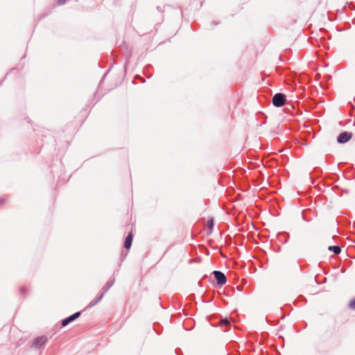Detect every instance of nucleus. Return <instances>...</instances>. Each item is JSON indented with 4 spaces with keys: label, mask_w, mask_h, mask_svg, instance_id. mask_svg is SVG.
Masks as SVG:
<instances>
[{
    "label": "nucleus",
    "mask_w": 355,
    "mask_h": 355,
    "mask_svg": "<svg viewBox=\"0 0 355 355\" xmlns=\"http://www.w3.org/2000/svg\"><path fill=\"white\" fill-rule=\"evenodd\" d=\"M80 315V312L75 313L74 314L71 315L69 318L63 320L62 321V325L63 327L67 325L69 322L75 320L76 318H78Z\"/></svg>",
    "instance_id": "4"
},
{
    "label": "nucleus",
    "mask_w": 355,
    "mask_h": 355,
    "mask_svg": "<svg viewBox=\"0 0 355 355\" xmlns=\"http://www.w3.org/2000/svg\"><path fill=\"white\" fill-rule=\"evenodd\" d=\"M214 274L217 279L218 284H222V272L220 271H214Z\"/></svg>",
    "instance_id": "7"
},
{
    "label": "nucleus",
    "mask_w": 355,
    "mask_h": 355,
    "mask_svg": "<svg viewBox=\"0 0 355 355\" xmlns=\"http://www.w3.org/2000/svg\"><path fill=\"white\" fill-rule=\"evenodd\" d=\"M103 297V295H100L96 300L94 301H92L91 303H90V306H93L94 305H96Z\"/></svg>",
    "instance_id": "9"
},
{
    "label": "nucleus",
    "mask_w": 355,
    "mask_h": 355,
    "mask_svg": "<svg viewBox=\"0 0 355 355\" xmlns=\"http://www.w3.org/2000/svg\"><path fill=\"white\" fill-rule=\"evenodd\" d=\"M286 102V96L282 93H277L272 97V104L274 106L279 107L284 105Z\"/></svg>",
    "instance_id": "1"
},
{
    "label": "nucleus",
    "mask_w": 355,
    "mask_h": 355,
    "mask_svg": "<svg viewBox=\"0 0 355 355\" xmlns=\"http://www.w3.org/2000/svg\"><path fill=\"white\" fill-rule=\"evenodd\" d=\"M66 1H67V0H58V3L59 5H63V4H64V3H65Z\"/></svg>",
    "instance_id": "12"
},
{
    "label": "nucleus",
    "mask_w": 355,
    "mask_h": 355,
    "mask_svg": "<svg viewBox=\"0 0 355 355\" xmlns=\"http://www.w3.org/2000/svg\"><path fill=\"white\" fill-rule=\"evenodd\" d=\"M223 328L226 327L230 324V322L227 318H223Z\"/></svg>",
    "instance_id": "10"
},
{
    "label": "nucleus",
    "mask_w": 355,
    "mask_h": 355,
    "mask_svg": "<svg viewBox=\"0 0 355 355\" xmlns=\"http://www.w3.org/2000/svg\"><path fill=\"white\" fill-rule=\"evenodd\" d=\"M227 282V278L225 277V275L223 274V284H225Z\"/></svg>",
    "instance_id": "13"
},
{
    "label": "nucleus",
    "mask_w": 355,
    "mask_h": 355,
    "mask_svg": "<svg viewBox=\"0 0 355 355\" xmlns=\"http://www.w3.org/2000/svg\"><path fill=\"white\" fill-rule=\"evenodd\" d=\"M349 306L352 309L355 310V298L350 301L349 304Z\"/></svg>",
    "instance_id": "11"
},
{
    "label": "nucleus",
    "mask_w": 355,
    "mask_h": 355,
    "mask_svg": "<svg viewBox=\"0 0 355 355\" xmlns=\"http://www.w3.org/2000/svg\"><path fill=\"white\" fill-rule=\"evenodd\" d=\"M328 250L333 252L335 254H338L341 252V249L338 245L329 246Z\"/></svg>",
    "instance_id": "6"
},
{
    "label": "nucleus",
    "mask_w": 355,
    "mask_h": 355,
    "mask_svg": "<svg viewBox=\"0 0 355 355\" xmlns=\"http://www.w3.org/2000/svg\"><path fill=\"white\" fill-rule=\"evenodd\" d=\"M133 234L132 232H130L127 237L125 238L124 242V248L126 249H129L131 247L132 242Z\"/></svg>",
    "instance_id": "5"
},
{
    "label": "nucleus",
    "mask_w": 355,
    "mask_h": 355,
    "mask_svg": "<svg viewBox=\"0 0 355 355\" xmlns=\"http://www.w3.org/2000/svg\"><path fill=\"white\" fill-rule=\"evenodd\" d=\"M47 342V338L46 336H40L34 339L32 346L34 348H40L44 345Z\"/></svg>",
    "instance_id": "3"
},
{
    "label": "nucleus",
    "mask_w": 355,
    "mask_h": 355,
    "mask_svg": "<svg viewBox=\"0 0 355 355\" xmlns=\"http://www.w3.org/2000/svg\"><path fill=\"white\" fill-rule=\"evenodd\" d=\"M219 252L222 254V249L220 248Z\"/></svg>",
    "instance_id": "14"
},
{
    "label": "nucleus",
    "mask_w": 355,
    "mask_h": 355,
    "mask_svg": "<svg viewBox=\"0 0 355 355\" xmlns=\"http://www.w3.org/2000/svg\"><path fill=\"white\" fill-rule=\"evenodd\" d=\"M213 226H214V220H213V218H209L207 222V227L208 228L207 234H210L211 232Z\"/></svg>",
    "instance_id": "8"
},
{
    "label": "nucleus",
    "mask_w": 355,
    "mask_h": 355,
    "mask_svg": "<svg viewBox=\"0 0 355 355\" xmlns=\"http://www.w3.org/2000/svg\"><path fill=\"white\" fill-rule=\"evenodd\" d=\"M352 137V133L349 132H341L338 138L337 141L339 144H345L349 141Z\"/></svg>",
    "instance_id": "2"
}]
</instances>
